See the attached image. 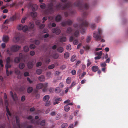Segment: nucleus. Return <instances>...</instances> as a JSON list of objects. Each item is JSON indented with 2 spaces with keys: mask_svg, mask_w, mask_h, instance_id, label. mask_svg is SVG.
<instances>
[{
  "mask_svg": "<svg viewBox=\"0 0 128 128\" xmlns=\"http://www.w3.org/2000/svg\"><path fill=\"white\" fill-rule=\"evenodd\" d=\"M83 0H77L73 4L71 2H68L66 4H64V6L59 3L56 6V8L57 10L61 9L62 10L67 9L69 11L68 12H65L64 13V15L65 16L67 17L68 15H74L75 13L74 10H72V7L73 6L76 7L78 8L82 11H85L83 13V16L85 17L88 15V12L85 10H88L89 8L88 4L86 3L83 4Z\"/></svg>",
  "mask_w": 128,
  "mask_h": 128,
  "instance_id": "f257e3e1",
  "label": "nucleus"
},
{
  "mask_svg": "<svg viewBox=\"0 0 128 128\" xmlns=\"http://www.w3.org/2000/svg\"><path fill=\"white\" fill-rule=\"evenodd\" d=\"M78 20L82 22V23L79 25L78 24H74V28H77L78 30H76L74 34V36H78L79 30H80L81 33L84 34L85 32L86 28L88 26V23L86 20H84L83 19L80 18H78Z\"/></svg>",
  "mask_w": 128,
  "mask_h": 128,
  "instance_id": "f03ea898",
  "label": "nucleus"
},
{
  "mask_svg": "<svg viewBox=\"0 0 128 128\" xmlns=\"http://www.w3.org/2000/svg\"><path fill=\"white\" fill-rule=\"evenodd\" d=\"M54 11V8L53 3L52 2L49 3L47 5V8L46 12L47 14H52Z\"/></svg>",
  "mask_w": 128,
  "mask_h": 128,
  "instance_id": "7ed1b4c3",
  "label": "nucleus"
},
{
  "mask_svg": "<svg viewBox=\"0 0 128 128\" xmlns=\"http://www.w3.org/2000/svg\"><path fill=\"white\" fill-rule=\"evenodd\" d=\"M102 30L100 29H98V34L97 32H94V33L93 37L95 38L96 41H98L100 40L102 38L101 35L102 34Z\"/></svg>",
  "mask_w": 128,
  "mask_h": 128,
  "instance_id": "20e7f679",
  "label": "nucleus"
},
{
  "mask_svg": "<svg viewBox=\"0 0 128 128\" xmlns=\"http://www.w3.org/2000/svg\"><path fill=\"white\" fill-rule=\"evenodd\" d=\"M73 22L70 19H68L67 21H64L61 22L60 23L61 26L63 27L66 26L67 25L70 26L71 25Z\"/></svg>",
  "mask_w": 128,
  "mask_h": 128,
  "instance_id": "39448f33",
  "label": "nucleus"
},
{
  "mask_svg": "<svg viewBox=\"0 0 128 128\" xmlns=\"http://www.w3.org/2000/svg\"><path fill=\"white\" fill-rule=\"evenodd\" d=\"M18 29L20 30H22L24 32H26L28 30V27L26 25L23 26L22 24H20L19 26Z\"/></svg>",
  "mask_w": 128,
  "mask_h": 128,
  "instance_id": "423d86ee",
  "label": "nucleus"
},
{
  "mask_svg": "<svg viewBox=\"0 0 128 128\" xmlns=\"http://www.w3.org/2000/svg\"><path fill=\"white\" fill-rule=\"evenodd\" d=\"M52 32L53 33L56 32L57 35L59 34L61 32V30L58 27H56L55 28H53L52 30Z\"/></svg>",
  "mask_w": 128,
  "mask_h": 128,
  "instance_id": "0eeeda50",
  "label": "nucleus"
},
{
  "mask_svg": "<svg viewBox=\"0 0 128 128\" xmlns=\"http://www.w3.org/2000/svg\"><path fill=\"white\" fill-rule=\"evenodd\" d=\"M16 18V16L15 15L11 17L9 20L6 19L4 23V24L6 23H8L10 21H13Z\"/></svg>",
  "mask_w": 128,
  "mask_h": 128,
  "instance_id": "6e6552de",
  "label": "nucleus"
},
{
  "mask_svg": "<svg viewBox=\"0 0 128 128\" xmlns=\"http://www.w3.org/2000/svg\"><path fill=\"white\" fill-rule=\"evenodd\" d=\"M34 23L32 22H30L29 24V30L30 31L34 30Z\"/></svg>",
  "mask_w": 128,
  "mask_h": 128,
  "instance_id": "1a4fd4ad",
  "label": "nucleus"
},
{
  "mask_svg": "<svg viewBox=\"0 0 128 128\" xmlns=\"http://www.w3.org/2000/svg\"><path fill=\"white\" fill-rule=\"evenodd\" d=\"M9 38L7 36H4L2 38V40L6 43H7L9 40Z\"/></svg>",
  "mask_w": 128,
  "mask_h": 128,
  "instance_id": "9d476101",
  "label": "nucleus"
},
{
  "mask_svg": "<svg viewBox=\"0 0 128 128\" xmlns=\"http://www.w3.org/2000/svg\"><path fill=\"white\" fill-rule=\"evenodd\" d=\"M32 6V10L33 11H36L37 10L38 7L37 5L36 4H33L32 5L30 4H29V6Z\"/></svg>",
  "mask_w": 128,
  "mask_h": 128,
  "instance_id": "9b49d317",
  "label": "nucleus"
},
{
  "mask_svg": "<svg viewBox=\"0 0 128 128\" xmlns=\"http://www.w3.org/2000/svg\"><path fill=\"white\" fill-rule=\"evenodd\" d=\"M62 100V99L61 98H56L54 100V104L55 105L58 103V102Z\"/></svg>",
  "mask_w": 128,
  "mask_h": 128,
  "instance_id": "f8f14e48",
  "label": "nucleus"
},
{
  "mask_svg": "<svg viewBox=\"0 0 128 128\" xmlns=\"http://www.w3.org/2000/svg\"><path fill=\"white\" fill-rule=\"evenodd\" d=\"M59 40L61 42H66V38L64 36H60V37Z\"/></svg>",
  "mask_w": 128,
  "mask_h": 128,
  "instance_id": "ddd939ff",
  "label": "nucleus"
},
{
  "mask_svg": "<svg viewBox=\"0 0 128 128\" xmlns=\"http://www.w3.org/2000/svg\"><path fill=\"white\" fill-rule=\"evenodd\" d=\"M44 85V84H43L42 83H39L37 84L36 88L38 90L40 89L43 87Z\"/></svg>",
  "mask_w": 128,
  "mask_h": 128,
  "instance_id": "4468645a",
  "label": "nucleus"
},
{
  "mask_svg": "<svg viewBox=\"0 0 128 128\" xmlns=\"http://www.w3.org/2000/svg\"><path fill=\"white\" fill-rule=\"evenodd\" d=\"M6 112H7V113L6 114V115L7 116L8 119L9 121H10L9 118V117H8V116H11V113H10V112L9 111V110L8 109V107L7 106H6Z\"/></svg>",
  "mask_w": 128,
  "mask_h": 128,
  "instance_id": "2eb2a0df",
  "label": "nucleus"
},
{
  "mask_svg": "<svg viewBox=\"0 0 128 128\" xmlns=\"http://www.w3.org/2000/svg\"><path fill=\"white\" fill-rule=\"evenodd\" d=\"M48 85V83H45L44 84V85L42 91L44 92H46L47 90V88Z\"/></svg>",
  "mask_w": 128,
  "mask_h": 128,
  "instance_id": "dca6fc26",
  "label": "nucleus"
},
{
  "mask_svg": "<svg viewBox=\"0 0 128 128\" xmlns=\"http://www.w3.org/2000/svg\"><path fill=\"white\" fill-rule=\"evenodd\" d=\"M98 67L97 66H92V70L94 72H96L98 70Z\"/></svg>",
  "mask_w": 128,
  "mask_h": 128,
  "instance_id": "f3484780",
  "label": "nucleus"
},
{
  "mask_svg": "<svg viewBox=\"0 0 128 128\" xmlns=\"http://www.w3.org/2000/svg\"><path fill=\"white\" fill-rule=\"evenodd\" d=\"M34 66L32 62H29L27 64V66L28 68L30 69L32 68Z\"/></svg>",
  "mask_w": 128,
  "mask_h": 128,
  "instance_id": "a211bd4d",
  "label": "nucleus"
},
{
  "mask_svg": "<svg viewBox=\"0 0 128 128\" xmlns=\"http://www.w3.org/2000/svg\"><path fill=\"white\" fill-rule=\"evenodd\" d=\"M62 19V16L60 15H58L56 16L55 19L56 22L60 21Z\"/></svg>",
  "mask_w": 128,
  "mask_h": 128,
  "instance_id": "6ab92c4d",
  "label": "nucleus"
},
{
  "mask_svg": "<svg viewBox=\"0 0 128 128\" xmlns=\"http://www.w3.org/2000/svg\"><path fill=\"white\" fill-rule=\"evenodd\" d=\"M38 79L40 82H43L44 80V76L43 75H41L38 77Z\"/></svg>",
  "mask_w": 128,
  "mask_h": 128,
  "instance_id": "aec40b11",
  "label": "nucleus"
},
{
  "mask_svg": "<svg viewBox=\"0 0 128 128\" xmlns=\"http://www.w3.org/2000/svg\"><path fill=\"white\" fill-rule=\"evenodd\" d=\"M10 93L13 100L14 101H15L16 98V94L14 93V94L12 91L10 92Z\"/></svg>",
  "mask_w": 128,
  "mask_h": 128,
  "instance_id": "412c9836",
  "label": "nucleus"
},
{
  "mask_svg": "<svg viewBox=\"0 0 128 128\" xmlns=\"http://www.w3.org/2000/svg\"><path fill=\"white\" fill-rule=\"evenodd\" d=\"M59 55L57 53H55L53 54L52 56V57L54 59H56L59 57Z\"/></svg>",
  "mask_w": 128,
  "mask_h": 128,
  "instance_id": "4be33fe9",
  "label": "nucleus"
},
{
  "mask_svg": "<svg viewBox=\"0 0 128 128\" xmlns=\"http://www.w3.org/2000/svg\"><path fill=\"white\" fill-rule=\"evenodd\" d=\"M33 90V88L32 87L30 86L28 88L27 92L28 93H30L32 92Z\"/></svg>",
  "mask_w": 128,
  "mask_h": 128,
  "instance_id": "5701e85b",
  "label": "nucleus"
},
{
  "mask_svg": "<svg viewBox=\"0 0 128 128\" xmlns=\"http://www.w3.org/2000/svg\"><path fill=\"white\" fill-rule=\"evenodd\" d=\"M91 37L90 36H88L86 39V42L89 43L91 39Z\"/></svg>",
  "mask_w": 128,
  "mask_h": 128,
  "instance_id": "b1692460",
  "label": "nucleus"
},
{
  "mask_svg": "<svg viewBox=\"0 0 128 128\" xmlns=\"http://www.w3.org/2000/svg\"><path fill=\"white\" fill-rule=\"evenodd\" d=\"M64 109L66 112H68L69 110L70 107L66 105L64 107Z\"/></svg>",
  "mask_w": 128,
  "mask_h": 128,
  "instance_id": "393cba45",
  "label": "nucleus"
},
{
  "mask_svg": "<svg viewBox=\"0 0 128 128\" xmlns=\"http://www.w3.org/2000/svg\"><path fill=\"white\" fill-rule=\"evenodd\" d=\"M86 74V72H84L81 74L79 75V78L81 79L83 78L84 76Z\"/></svg>",
  "mask_w": 128,
  "mask_h": 128,
  "instance_id": "a878e982",
  "label": "nucleus"
},
{
  "mask_svg": "<svg viewBox=\"0 0 128 128\" xmlns=\"http://www.w3.org/2000/svg\"><path fill=\"white\" fill-rule=\"evenodd\" d=\"M102 52L101 51L100 52H95L94 54L95 55H98V56H101L102 55Z\"/></svg>",
  "mask_w": 128,
  "mask_h": 128,
  "instance_id": "bb28decb",
  "label": "nucleus"
},
{
  "mask_svg": "<svg viewBox=\"0 0 128 128\" xmlns=\"http://www.w3.org/2000/svg\"><path fill=\"white\" fill-rule=\"evenodd\" d=\"M50 98V96L48 95L45 96L43 98V100L44 101L48 100Z\"/></svg>",
  "mask_w": 128,
  "mask_h": 128,
  "instance_id": "cd10ccee",
  "label": "nucleus"
},
{
  "mask_svg": "<svg viewBox=\"0 0 128 128\" xmlns=\"http://www.w3.org/2000/svg\"><path fill=\"white\" fill-rule=\"evenodd\" d=\"M57 50L58 52L62 53L63 52L64 49L62 47H60L58 48Z\"/></svg>",
  "mask_w": 128,
  "mask_h": 128,
  "instance_id": "c85d7f7f",
  "label": "nucleus"
},
{
  "mask_svg": "<svg viewBox=\"0 0 128 128\" xmlns=\"http://www.w3.org/2000/svg\"><path fill=\"white\" fill-rule=\"evenodd\" d=\"M31 16L35 18L37 16V14L36 12H31Z\"/></svg>",
  "mask_w": 128,
  "mask_h": 128,
  "instance_id": "c756f323",
  "label": "nucleus"
},
{
  "mask_svg": "<svg viewBox=\"0 0 128 128\" xmlns=\"http://www.w3.org/2000/svg\"><path fill=\"white\" fill-rule=\"evenodd\" d=\"M19 66L20 68L21 69H22L24 67V64L23 63H20L19 64Z\"/></svg>",
  "mask_w": 128,
  "mask_h": 128,
  "instance_id": "7c9ffc66",
  "label": "nucleus"
},
{
  "mask_svg": "<svg viewBox=\"0 0 128 128\" xmlns=\"http://www.w3.org/2000/svg\"><path fill=\"white\" fill-rule=\"evenodd\" d=\"M69 56V53L68 52H66L64 53V58H67Z\"/></svg>",
  "mask_w": 128,
  "mask_h": 128,
  "instance_id": "2f4dec72",
  "label": "nucleus"
},
{
  "mask_svg": "<svg viewBox=\"0 0 128 128\" xmlns=\"http://www.w3.org/2000/svg\"><path fill=\"white\" fill-rule=\"evenodd\" d=\"M40 6L42 9H44L46 8V5L44 3H41L40 4Z\"/></svg>",
  "mask_w": 128,
  "mask_h": 128,
  "instance_id": "473e14b6",
  "label": "nucleus"
},
{
  "mask_svg": "<svg viewBox=\"0 0 128 128\" xmlns=\"http://www.w3.org/2000/svg\"><path fill=\"white\" fill-rule=\"evenodd\" d=\"M11 50L12 52H15L16 50V46L14 45L12 46L11 48Z\"/></svg>",
  "mask_w": 128,
  "mask_h": 128,
  "instance_id": "72a5a7b5",
  "label": "nucleus"
},
{
  "mask_svg": "<svg viewBox=\"0 0 128 128\" xmlns=\"http://www.w3.org/2000/svg\"><path fill=\"white\" fill-rule=\"evenodd\" d=\"M4 96L5 104L6 105L8 104V102L7 99V96L6 93H4Z\"/></svg>",
  "mask_w": 128,
  "mask_h": 128,
  "instance_id": "f704fd0d",
  "label": "nucleus"
},
{
  "mask_svg": "<svg viewBox=\"0 0 128 128\" xmlns=\"http://www.w3.org/2000/svg\"><path fill=\"white\" fill-rule=\"evenodd\" d=\"M72 28L71 27H68L67 29L66 32L70 34L72 32Z\"/></svg>",
  "mask_w": 128,
  "mask_h": 128,
  "instance_id": "c9c22d12",
  "label": "nucleus"
},
{
  "mask_svg": "<svg viewBox=\"0 0 128 128\" xmlns=\"http://www.w3.org/2000/svg\"><path fill=\"white\" fill-rule=\"evenodd\" d=\"M76 59V56L75 55H74L72 57L70 60L72 62H73Z\"/></svg>",
  "mask_w": 128,
  "mask_h": 128,
  "instance_id": "e433bc0d",
  "label": "nucleus"
},
{
  "mask_svg": "<svg viewBox=\"0 0 128 128\" xmlns=\"http://www.w3.org/2000/svg\"><path fill=\"white\" fill-rule=\"evenodd\" d=\"M71 78L70 77H68L66 80V82L68 84L70 83L71 82Z\"/></svg>",
  "mask_w": 128,
  "mask_h": 128,
  "instance_id": "4c0bfd02",
  "label": "nucleus"
},
{
  "mask_svg": "<svg viewBox=\"0 0 128 128\" xmlns=\"http://www.w3.org/2000/svg\"><path fill=\"white\" fill-rule=\"evenodd\" d=\"M62 117L61 114H58L56 116V120H58Z\"/></svg>",
  "mask_w": 128,
  "mask_h": 128,
  "instance_id": "58836bf2",
  "label": "nucleus"
},
{
  "mask_svg": "<svg viewBox=\"0 0 128 128\" xmlns=\"http://www.w3.org/2000/svg\"><path fill=\"white\" fill-rule=\"evenodd\" d=\"M42 72V70L40 69H38L36 70V74H40Z\"/></svg>",
  "mask_w": 128,
  "mask_h": 128,
  "instance_id": "ea45409f",
  "label": "nucleus"
},
{
  "mask_svg": "<svg viewBox=\"0 0 128 128\" xmlns=\"http://www.w3.org/2000/svg\"><path fill=\"white\" fill-rule=\"evenodd\" d=\"M60 88L57 87L56 88L55 90V92L57 93H59L60 92Z\"/></svg>",
  "mask_w": 128,
  "mask_h": 128,
  "instance_id": "a19ab883",
  "label": "nucleus"
},
{
  "mask_svg": "<svg viewBox=\"0 0 128 128\" xmlns=\"http://www.w3.org/2000/svg\"><path fill=\"white\" fill-rule=\"evenodd\" d=\"M7 66H6V73L7 75V76H8L10 74H11L12 73V72L11 71H10V72L9 73L8 71V70L7 69Z\"/></svg>",
  "mask_w": 128,
  "mask_h": 128,
  "instance_id": "79ce46f5",
  "label": "nucleus"
},
{
  "mask_svg": "<svg viewBox=\"0 0 128 128\" xmlns=\"http://www.w3.org/2000/svg\"><path fill=\"white\" fill-rule=\"evenodd\" d=\"M24 50L25 52H28L29 50L28 47V46H25L24 47Z\"/></svg>",
  "mask_w": 128,
  "mask_h": 128,
  "instance_id": "37998d69",
  "label": "nucleus"
},
{
  "mask_svg": "<svg viewBox=\"0 0 128 128\" xmlns=\"http://www.w3.org/2000/svg\"><path fill=\"white\" fill-rule=\"evenodd\" d=\"M16 127L18 126L19 128H22V126L20 124H18V117L16 116Z\"/></svg>",
  "mask_w": 128,
  "mask_h": 128,
  "instance_id": "c03bdc74",
  "label": "nucleus"
},
{
  "mask_svg": "<svg viewBox=\"0 0 128 128\" xmlns=\"http://www.w3.org/2000/svg\"><path fill=\"white\" fill-rule=\"evenodd\" d=\"M68 126V124L66 123L63 124L61 126V127L62 128H66Z\"/></svg>",
  "mask_w": 128,
  "mask_h": 128,
  "instance_id": "a18cd8bd",
  "label": "nucleus"
},
{
  "mask_svg": "<svg viewBox=\"0 0 128 128\" xmlns=\"http://www.w3.org/2000/svg\"><path fill=\"white\" fill-rule=\"evenodd\" d=\"M27 18V17H24L21 20V22L23 24L25 22Z\"/></svg>",
  "mask_w": 128,
  "mask_h": 128,
  "instance_id": "49530a36",
  "label": "nucleus"
},
{
  "mask_svg": "<svg viewBox=\"0 0 128 128\" xmlns=\"http://www.w3.org/2000/svg\"><path fill=\"white\" fill-rule=\"evenodd\" d=\"M55 67V65L54 64H52L49 66H48V68L49 69H52L54 68Z\"/></svg>",
  "mask_w": 128,
  "mask_h": 128,
  "instance_id": "de8ad7c7",
  "label": "nucleus"
},
{
  "mask_svg": "<svg viewBox=\"0 0 128 128\" xmlns=\"http://www.w3.org/2000/svg\"><path fill=\"white\" fill-rule=\"evenodd\" d=\"M33 43L36 44L38 45L40 44V42L38 40H34Z\"/></svg>",
  "mask_w": 128,
  "mask_h": 128,
  "instance_id": "09e8293b",
  "label": "nucleus"
},
{
  "mask_svg": "<svg viewBox=\"0 0 128 128\" xmlns=\"http://www.w3.org/2000/svg\"><path fill=\"white\" fill-rule=\"evenodd\" d=\"M46 102L45 104V106H48L50 105V102L49 101H46Z\"/></svg>",
  "mask_w": 128,
  "mask_h": 128,
  "instance_id": "8fccbe9b",
  "label": "nucleus"
},
{
  "mask_svg": "<svg viewBox=\"0 0 128 128\" xmlns=\"http://www.w3.org/2000/svg\"><path fill=\"white\" fill-rule=\"evenodd\" d=\"M106 64L105 62L101 63L100 64V66L102 68L105 67L106 66Z\"/></svg>",
  "mask_w": 128,
  "mask_h": 128,
  "instance_id": "3c124183",
  "label": "nucleus"
},
{
  "mask_svg": "<svg viewBox=\"0 0 128 128\" xmlns=\"http://www.w3.org/2000/svg\"><path fill=\"white\" fill-rule=\"evenodd\" d=\"M51 74V73L50 72H49L46 73V76L48 78H50Z\"/></svg>",
  "mask_w": 128,
  "mask_h": 128,
  "instance_id": "603ef678",
  "label": "nucleus"
},
{
  "mask_svg": "<svg viewBox=\"0 0 128 128\" xmlns=\"http://www.w3.org/2000/svg\"><path fill=\"white\" fill-rule=\"evenodd\" d=\"M46 122V121L45 120H44L41 121L40 125L42 126H44L45 125Z\"/></svg>",
  "mask_w": 128,
  "mask_h": 128,
  "instance_id": "864d4df0",
  "label": "nucleus"
},
{
  "mask_svg": "<svg viewBox=\"0 0 128 128\" xmlns=\"http://www.w3.org/2000/svg\"><path fill=\"white\" fill-rule=\"evenodd\" d=\"M30 48L32 49H34L35 48V45L33 44H31L30 45Z\"/></svg>",
  "mask_w": 128,
  "mask_h": 128,
  "instance_id": "5fc2aeb1",
  "label": "nucleus"
},
{
  "mask_svg": "<svg viewBox=\"0 0 128 128\" xmlns=\"http://www.w3.org/2000/svg\"><path fill=\"white\" fill-rule=\"evenodd\" d=\"M42 64V62H37L36 64V67H38L41 65Z\"/></svg>",
  "mask_w": 128,
  "mask_h": 128,
  "instance_id": "6e6d98bb",
  "label": "nucleus"
},
{
  "mask_svg": "<svg viewBox=\"0 0 128 128\" xmlns=\"http://www.w3.org/2000/svg\"><path fill=\"white\" fill-rule=\"evenodd\" d=\"M66 49L68 50H70L71 49V46L70 44H68L66 46Z\"/></svg>",
  "mask_w": 128,
  "mask_h": 128,
  "instance_id": "4d7b16f0",
  "label": "nucleus"
},
{
  "mask_svg": "<svg viewBox=\"0 0 128 128\" xmlns=\"http://www.w3.org/2000/svg\"><path fill=\"white\" fill-rule=\"evenodd\" d=\"M22 57H21L20 58H18L16 57V60H17V62L16 61V63H18V62H20L21 60L22 59Z\"/></svg>",
  "mask_w": 128,
  "mask_h": 128,
  "instance_id": "13d9d810",
  "label": "nucleus"
},
{
  "mask_svg": "<svg viewBox=\"0 0 128 128\" xmlns=\"http://www.w3.org/2000/svg\"><path fill=\"white\" fill-rule=\"evenodd\" d=\"M96 26L94 24H91V28L93 30L95 29L96 28Z\"/></svg>",
  "mask_w": 128,
  "mask_h": 128,
  "instance_id": "bf43d9fd",
  "label": "nucleus"
},
{
  "mask_svg": "<svg viewBox=\"0 0 128 128\" xmlns=\"http://www.w3.org/2000/svg\"><path fill=\"white\" fill-rule=\"evenodd\" d=\"M87 62H88L87 64V66L88 67L92 63L90 62V60L89 59L88 60Z\"/></svg>",
  "mask_w": 128,
  "mask_h": 128,
  "instance_id": "052dcab7",
  "label": "nucleus"
},
{
  "mask_svg": "<svg viewBox=\"0 0 128 128\" xmlns=\"http://www.w3.org/2000/svg\"><path fill=\"white\" fill-rule=\"evenodd\" d=\"M76 84V82L75 81H74L72 82V84L69 87L70 88H71L74 86Z\"/></svg>",
  "mask_w": 128,
  "mask_h": 128,
  "instance_id": "680f3d73",
  "label": "nucleus"
},
{
  "mask_svg": "<svg viewBox=\"0 0 128 128\" xmlns=\"http://www.w3.org/2000/svg\"><path fill=\"white\" fill-rule=\"evenodd\" d=\"M45 26V25L44 24H42L39 26V28L40 29H43Z\"/></svg>",
  "mask_w": 128,
  "mask_h": 128,
  "instance_id": "e2e57ef3",
  "label": "nucleus"
},
{
  "mask_svg": "<svg viewBox=\"0 0 128 128\" xmlns=\"http://www.w3.org/2000/svg\"><path fill=\"white\" fill-rule=\"evenodd\" d=\"M30 75L29 73L28 72H25L24 74V76H27Z\"/></svg>",
  "mask_w": 128,
  "mask_h": 128,
  "instance_id": "0e129e2a",
  "label": "nucleus"
},
{
  "mask_svg": "<svg viewBox=\"0 0 128 128\" xmlns=\"http://www.w3.org/2000/svg\"><path fill=\"white\" fill-rule=\"evenodd\" d=\"M50 61V59L49 58H46V64H48Z\"/></svg>",
  "mask_w": 128,
  "mask_h": 128,
  "instance_id": "69168bd1",
  "label": "nucleus"
},
{
  "mask_svg": "<svg viewBox=\"0 0 128 128\" xmlns=\"http://www.w3.org/2000/svg\"><path fill=\"white\" fill-rule=\"evenodd\" d=\"M73 43L75 45H76L78 44V42L77 40H74Z\"/></svg>",
  "mask_w": 128,
  "mask_h": 128,
  "instance_id": "338daca9",
  "label": "nucleus"
},
{
  "mask_svg": "<svg viewBox=\"0 0 128 128\" xmlns=\"http://www.w3.org/2000/svg\"><path fill=\"white\" fill-rule=\"evenodd\" d=\"M26 97L25 96H23L21 98V100L22 102H24L25 100Z\"/></svg>",
  "mask_w": 128,
  "mask_h": 128,
  "instance_id": "774afa93",
  "label": "nucleus"
}]
</instances>
